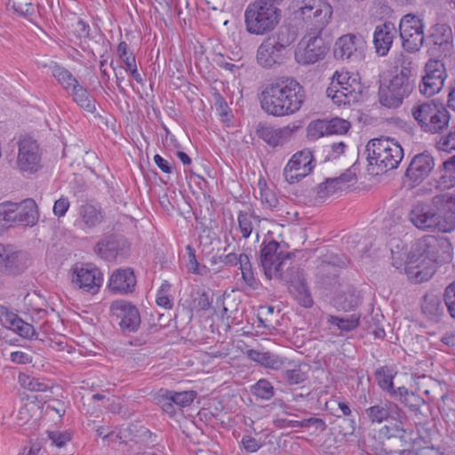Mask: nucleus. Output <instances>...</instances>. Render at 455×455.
<instances>
[{
  "label": "nucleus",
  "mask_w": 455,
  "mask_h": 455,
  "mask_svg": "<svg viewBox=\"0 0 455 455\" xmlns=\"http://www.w3.org/2000/svg\"><path fill=\"white\" fill-rule=\"evenodd\" d=\"M5 327L13 331L24 339H32L35 335H36L34 326L24 322L17 315Z\"/></svg>",
  "instance_id": "obj_43"
},
{
  "label": "nucleus",
  "mask_w": 455,
  "mask_h": 455,
  "mask_svg": "<svg viewBox=\"0 0 455 455\" xmlns=\"http://www.w3.org/2000/svg\"><path fill=\"white\" fill-rule=\"evenodd\" d=\"M261 109L269 116L283 117L297 113L306 100L304 87L294 78L281 76L263 85L259 95Z\"/></svg>",
  "instance_id": "obj_2"
},
{
  "label": "nucleus",
  "mask_w": 455,
  "mask_h": 455,
  "mask_svg": "<svg viewBox=\"0 0 455 455\" xmlns=\"http://www.w3.org/2000/svg\"><path fill=\"white\" fill-rule=\"evenodd\" d=\"M360 303V297L355 289H348L336 299L337 306L344 311L352 310Z\"/></svg>",
  "instance_id": "obj_42"
},
{
  "label": "nucleus",
  "mask_w": 455,
  "mask_h": 455,
  "mask_svg": "<svg viewBox=\"0 0 455 455\" xmlns=\"http://www.w3.org/2000/svg\"><path fill=\"white\" fill-rule=\"evenodd\" d=\"M282 17V11L271 0H254L244 11V24L251 35L263 36L273 31Z\"/></svg>",
  "instance_id": "obj_3"
},
{
  "label": "nucleus",
  "mask_w": 455,
  "mask_h": 455,
  "mask_svg": "<svg viewBox=\"0 0 455 455\" xmlns=\"http://www.w3.org/2000/svg\"><path fill=\"white\" fill-rule=\"evenodd\" d=\"M51 71L52 76L68 93L80 84L69 70L57 63L51 67Z\"/></svg>",
  "instance_id": "obj_37"
},
{
  "label": "nucleus",
  "mask_w": 455,
  "mask_h": 455,
  "mask_svg": "<svg viewBox=\"0 0 455 455\" xmlns=\"http://www.w3.org/2000/svg\"><path fill=\"white\" fill-rule=\"evenodd\" d=\"M350 123L339 117L327 119L328 135L345 134L350 128Z\"/></svg>",
  "instance_id": "obj_51"
},
{
  "label": "nucleus",
  "mask_w": 455,
  "mask_h": 455,
  "mask_svg": "<svg viewBox=\"0 0 455 455\" xmlns=\"http://www.w3.org/2000/svg\"><path fill=\"white\" fill-rule=\"evenodd\" d=\"M327 323L331 325H336L340 331H350L359 325L360 316L355 314L345 318L329 315Z\"/></svg>",
  "instance_id": "obj_45"
},
{
  "label": "nucleus",
  "mask_w": 455,
  "mask_h": 455,
  "mask_svg": "<svg viewBox=\"0 0 455 455\" xmlns=\"http://www.w3.org/2000/svg\"><path fill=\"white\" fill-rule=\"evenodd\" d=\"M10 4L20 16L31 17L35 13V7L28 0H11Z\"/></svg>",
  "instance_id": "obj_52"
},
{
  "label": "nucleus",
  "mask_w": 455,
  "mask_h": 455,
  "mask_svg": "<svg viewBox=\"0 0 455 455\" xmlns=\"http://www.w3.org/2000/svg\"><path fill=\"white\" fill-rule=\"evenodd\" d=\"M70 206V203L68 197L61 196L58 200L55 201L53 205V213L55 216L60 218L65 216L68 208Z\"/></svg>",
  "instance_id": "obj_64"
},
{
  "label": "nucleus",
  "mask_w": 455,
  "mask_h": 455,
  "mask_svg": "<svg viewBox=\"0 0 455 455\" xmlns=\"http://www.w3.org/2000/svg\"><path fill=\"white\" fill-rule=\"evenodd\" d=\"M307 137L317 140L328 135L327 119H317L309 123L307 128Z\"/></svg>",
  "instance_id": "obj_49"
},
{
  "label": "nucleus",
  "mask_w": 455,
  "mask_h": 455,
  "mask_svg": "<svg viewBox=\"0 0 455 455\" xmlns=\"http://www.w3.org/2000/svg\"><path fill=\"white\" fill-rule=\"evenodd\" d=\"M187 251H188L187 268H188V272H190L192 274H202L200 271V265L196 259L194 249L190 245H188Z\"/></svg>",
  "instance_id": "obj_63"
},
{
  "label": "nucleus",
  "mask_w": 455,
  "mask_h": 455,
  "mask_svg": "<svg viewBox=\"0 0 455 455\" xmlns=\"http://www.w3.org/2000/svg\"><path fill=\"white\" fill-rule=\"evenodd\" d=\"M110 312L123 332L130 333L138 331L141 323L140 315L138 308L131 302L122 299L113 301Z\"/></svg>",
  "instance_id": "obj_16"
},
{
  "label": "nucleus",
  "mask_w": 455,
  "mask_h": 455,
  "mask_svg": "<svg viewBox=\"0 0 455 455\" xmlns=\"http://www.w3.org/2000/svg\"><path fill=\"white\" fill-rule=\"evenodd\" d=\"M281 381L289 386L303 385L308 379L307 372L303 371L302 364L286 358V366L281 369Z\"/></svg>",
  "instance_id": "obj_31"
},
{
  "label": "nucleus",
  "mask_w": 455,
  "mask_h": 455,
  "mask_svg": "<svg viewBox=\"0 0 455 455\" xmlns=\"http://www.w3.org/2000/svg\"><path fill=\"white\" fill-rule=\"evenodd\" d=\"M363 415L372 425H380L388 420L401 423L403 411L395 403L380 401L364 409Z\"/></svg>",
  "instance_id": "obj_19"
},
{
  "label": "nucleus",
  "mask_w": 455,
  "mask_h": 455,
  "mask_svg": "<svg viewBox=\"0 0 455 455\" xmlns=\"http://www.w3.org/2000/svg\"><path fill=\"white\" fill-rule=\"evenodd\" d=\"M247 357L267 369L279 371L286 366V358L269 351H259L249 349L246 352Z\"/></svg>",
  "instance_id": "obj_30"
},
{
  "label": "nucleus",
  "mask_w": 455,
  "mask_h": 455,
  "mask_svg": "<svg viewBox=\"0 0 455 455\" xmlns=\"http://www.w3.org/2000/svg\"><path fill=\"white\" fill-rule=\"evenodd\" d=\"M242 278L243 282L251 289H257L259 286V281L254 275L252 271V266L250 261L249 256H243L240 266Z\"/></svg>",
  "instance_id": "obj_47"
},
{
  "label": "nucleus",
  "mask_w": 455,
  "mask_h": 455,
  "mask_svg": "<svg viewBox=\"0 0 455 455\" xmlns=\"http://www.w3.org/2000/svg\"><path fill=\"white\" fill-rule=\"evenodd\" d=\"M435 147L444 152L455 150V125H452L446 134L439 137L435 141Z\"/></svg>",
  "instance_id": "obj_50"
},
{
  "label": "nucleus",
  "mask_w": 455,
  "mask_h": 455,
  "mask_svg": "<svg viewBox=\"0 0 455 455\" xmlns=\"http://www.w3.org/2000/svg\"><path fill=\"white\" fill-rule=\"evenodd\" d=\"M402 432H403V429L400 427L396 423L391 426L385 425L379 430V437L390 439L392 437L398 436Z\"/></svg>",
  "instance_id": "obj_62"
},
{
  "label": "nucleus",
  "mask_w": 455,
  "mask_h": 455,
  "mask_svg": "<svg viewBox=\"0 0 455 455\" xmlns=\"http://www.w3.org/2000/svg\"><path fill=\"white\" fill-rule=\"evenodd\" d=\"M366 151L369 164L377 166L381 172L397 168L403 157L401 145L390 138L371 140L366 146Z\"/></svg>",
  "instance_id": "obj_6"
},
{
  "label": "nucleus",
  "mask_w": 455,
  "mask_h": 455,
  "mask_svg": "<svg viewBox=\"0 0 455 455\" xmlns=\"http://www.w3.org/2000/svg\"><path fill=\"white\" fill-rule=\"evenodd\" d=\"M448 245L444 239H439L434 235H424L416 242L415 249L419 258L436 263L440 251Z\"/></svg>",
  "instance_id": "obj_27"
},
{
  "label": "nucleus",
  "mask_w": 455,
  "mask_h": 455,
  "mask_svg": "<svg viewBox=\"0 0 455 455\" xmlns=\"http://www.w3.org/2000/svg\"><path fill=\"white\" fill-rule=\"evenodd\" d=\"M411 61L403 60L401 68L390 79L380 84L379 87V101L388 108H399L404 99L413 91L414 84L411 79Z\"/></svg>",
  "instance_id": "obj_4"
},
{
  "label": "nucleus",
  "mask_w": 455,
  "mask_h": 455,
  "mask_svg": "<svg viewBox=\"0 0 455 455\" xmlns=\"http://www.w3.org/2000/svg\"><path fill=\"white\" fill-rule=\"evenodd\" d=\"M293 40L288 29H281L276 34L265 38L257 50V63L267 69L281 66L286 59V49Z\"/></svg>",
  "instance_id": "obj_7"
},
{
  "label": "nucleus",
  "mask_w": 455,
  "mask_h": 455,
  "mask_svg": "<svg viewBox=\"0 0 455 455\" xmlns=\"http://www.w3.org/2000/svg\"><path fill=\"white\" fill-rule=\"evenodd\" d=\"M446 78L444 63L436 59H429L424 66L419 91L426 97H432L443 89Z\"/></svg>",
  "instance_id": "obj_12"
},
{
  "label": "nucleus",
  "mask_w": 455,
  "mask_h": 455,
  "mask_svg": "<svg viewBox=\"0 0 455 455\" xmlns=\"http://www.w3.org/2000/svg\"><path fill=\"white\" fill-rule=\"evenodd\" d=\"M73 101L83 110L93 114L96 112V100L90 94L89 91L79 84L68 93Z\"/></svg>",
  "instance_id": "obj_34"
},
{
  "label": "nucleus",
  "mask_w": 455,
  "mask_h": 455,
  "mask_svg": "<svg viewBox=\"0 0 455 455\" xmlns=\"http://www.w3.org/2000/svg\"><path fill=\"white\" fill-rule=\"evenodd\" d=\"M292 132L293 129L289 125L275 127L259 123L256 128L257 136L272 148L283 146L290 140Z\"/></svg>",
  "instance_id": "obj_23"
},
{
  "label": "nucleus",
  "mask_w": 455,
  "mask_h": 455,
  "mask_svg": "<svg viewBox=\"0 0 455 455\" xmlns=\"http://www.w3.org/2000/svg\"><path fill=\"white\" fill-rule=\"evenodd\" d=\"M172 285L168 281H164L156 293V303L165 309H172L173 307L171 299Z\"/></svg>",
  "instance_id": "obj_48"
},
{
  "label": "nucleus",
  "mask_w": 455,
  "mask_h": 455,
  "mask_svg": "<svg viewBox=\"0 0 455 455\" xmlns=\"http://www.w3.org/2000/svg\"><path fill=\"white\" fill-rule=\"evenodd\" d=\"M18 381L23 388L31 392H45L50 388L45 381L23 372L19 374Z\"/></svg>",
  "instance_id": "obj_41"
},
{
  "label": "nucleus",
  "mask_w": 455,
  "mask_h": 455,
  "mask_svg": "<svg viewBox=\"0 0 455 455\" xmlns=\"http://www.w3.org/2000/svg\"><path fill=\"white\" fill-rule=\"evenodd\" d=\"M433 36H440L446 41V44H452V31L451 27L445 23H437L432 28Z\"/></svg>",
  "instance_id": "obj_58"
},
{
  "label": "nucleus",
  "mask_w": 455,
  "mask_h": 455,
  "mask_svg": "<svg viewBox=\"0 0 455 455\" xmlns=\"http://www.w3.org/2000/svg\"><path fill=\"white\" fill-rule=\"evenodd\" d=\"M395 375L396 371L387 365L378 368L374 372V377L378 386L387 394H388L390 390H393V380Z\"/></svg>",
  "instance_id": "obj_39"
},
{
  "label": "nucleus",
  "mask_w": 455,
  "mask_h": 455,
  "mask_svg": "<svg viewBox=\"0 0 455 455\" xmlns=\"http://www.w3.org/2000/svg\"><path fill=\"white\" fill-rule=\"evenodd\" d=\"M94 251L108 261L124 259L130 255L131 243L124 236H112L99 242L94 247Z\"/></svg>",
  "instance_id": "obj_20"
},
{
  "label": "nucleus",
  "mask_w": 455,
  "mask_h": 455,
  "mask_svg": "<svg viewBox=\"0 0 455 455\" xmlns=\"http://www.w3.org/2000/svg\"><path fill=\"white\" fill-rule=\"evenodd\" d=\"M422 313L432 322L438 323L443 315L441 299L433 293L426 294L421 305Z\"/></svg>",
  "instance_id": "obj_33"
},
{
  "label": "nucleus",
  "mask_w": 455,
  "mask_h": 455,
  "mask_svg": "<svg viewBox=\"0 0 455 455\" xmlns=\"http://www.w3.org/2000/svg\"><path fill=\"white\" fill-rule=\"evenodd\" d=\"M274 312L275 307L273 306H260L257 314L259 324L267 329L274 328L270 318Z\"/></svg>",
  "instance_id": "obj_55"
},
{
  "label": "nucleus",
  "mask_w": 455,
  "mask_h": 455,
  "mask_svg": "<svg viewBox=\"0 0 455 455\" xmlns=\"http://www.w3.org/2000/svg\"><path fill=\"white\" fill-rule=\"evenodd\" d=\"M77 214L80 223L88 229L100 226L105 219V212L101 206L87 200L81 202Z\"/></svg>",
  "instance_id": "obj_28"
},
{
  "label": "nucleus",
  "mask_w": 455,
  "mask_h": 455,
  "mask_svg": "<svg viewBox=\"0 0 455 455\" xmlns=\"http://www.w3.org/2000/svg\"><path fill=\"white\" fill-rule=\"evenodd\" d=\"M289 291L301 307L308 308L313 306L314 301L304 279L291 282L289 285Z\"/></svg>",
  "instance_id": "obj_35"
},
{
  "label": "nucleus",
  "mask_w": 455,
  "mask_h": 455,
  "mask_svg": "<svg viewBox=\"0 0 455 455\" xmlns=\"http://www.w3.org/2000/svg\"><path fill=\"white\" fill-rule=\"evenodd\" d=\"M258 186L261 204L269 209L276 208L279 204L278 198L275 194L267 188L266 181L264 180H259Z\"/></svg>",
  "instance_id": "obj_46"
},
{
  "label": "nucleus",
  "mask_w": 455,
  "mask_h": 455,
  "mask_svg": "<svg viewBox=\"0 0 455 455\" xmlns=\"http://www.w3.org/2000/svg\"><path fill=\"white\" fill-rule=\"evenodd\" d=\"M16 203L5 202L0 204V233L4 229L18 225Z\"/></svg>",
  "instance_id": "obj_38"
},
{
  "label": "nucleus",
  "mask_w": 455,
  "mask_h": 455,
  "mask_svg": "<svg viewBox=\"0 0 455 455\" xmlns=\"http://www.w3.org/2000/svg\"><path fill=\"white\" fill-rule=\"evenodd\" d=\"M136 285V277L132 268H119L113 272L109 278L108 288L114 293H132Z\"/></svg>",
  "instance_id": "obj_26"
},
{
  "label": "nucleus",
  "mask_w": 455,
  "mask_h": 455,
  "mask_svg": "<svg viewBox=\"0 0 455 455\" xmlns=\"http://www.w3.org/2000/svg\"><path fill=\"white\" fill-rule=\"evenodd\" d=\"M251 392L254 396L265 401L270 400L275 395L273 385L266 379H260L252 385Z\"/></svg>",
  "instance_id": "obj_44"
},
{
  "label": "nucleus",
  "mask_w": 455,
  "mask_h": 455,
  "mask_svg": "<svg viewBox=\"0 0 455 455\" xmlns=\"http://www.w3.org/2000/svg\"><path fill=\"white\" fill-rule=\"evenodd\" d=\"M256 219H258V216L254 214V211L251 208L240 210L237 212L238 229L243 238L248 239L251 236L253 231L252 220Z\"/></svg>",
  "instance_id": "obj_40"
},
{
  "label": "nucleus",
  "mask_w": 455,
  "mask_h": 455,
  "mask_svg": "<svg viewBox=\"0 0 455 455\" xmlns=\"http://www.w3.org/2000/svg\"><path fill=\"white\" fill-rule=\"evenodd\" d=\"M18 225L34 226L39 218L36 202L33 199H26L16 204Z\"/></svg>",
  "instance_id": "obj_32"
},
{
  "label": "nucleus",
  "mask_w": 455,
  "mask_h": 455,
  "mask_svg": "<svg viewBox=\"0 0 455 455\" xmlns=\"http://www.w3.org/2000/svg\"><path fill=\"white\" fill-rule=\"evenodd\" d=\"M299 10L312 28L300 41L296 60L302 65L314 64L323 60L328 50L321 34L331 19L332 7L325 0H303Z\"/></svg>",
  "instance_id": "obj_1"
},
{
  "label": "nucleus",
  "mask_w": 455,
  "mask_h": 455,
  "mask_svg": "<svg viewBox=\"0 0 455 455\" xmlns=\"http://www.w3.org/2000/svg\"><path fill=\"white\" fill-rule=\"evenodd\" d=\"M290 257L291 253L283 250V245L273 239H264L260 244L259 263L269 280L282 278L283 265Z\"/></svg>",
  "instance_id": "obj_9"
},
{
  "label": "nucleus",
  "mask_w": 455,
  "mask_h": 455,
  "mask_svg": "<svg viewBox=\"0 0 455 455\" xmlns=\"http://www.w3.org/2000/svg\"><path fill=\"white\" fill-rule=\"evenodd\" d=\"M455 187V170H445L443 173L436 180V189L441 191L448 190Z\"/></svg>",
  "instance_id": "obj_53"
},
{
  "label": "nucleus",
  "mask_w": 455,
  "mask_h": 455,
  "mask_svg": "<svg viewBox=\"0 0 455 455\" xmlns=\"http://www.w3.org/2000/svg\"><path fill=\"white\" fill-rule=\"evenodd\" d=\"M47 435L52 441V444L59 448L63 447L68 442L71 440V435L66 431H48Z\"/></svg>",
  "instance_id": "obj_59"
},
{
  "label": "nucleus",
  "mask_w": 455,
  "mask_h": 455,
  "mask_svg": "<svg viewBox=\"0 0 455 455\" xmlns=\"http://www.w3.org/2000/svg\"><path fill=\"white\" fill-rule=\"evenodd\" d=\"M355 180V172L351 169H347L339 177L328 178L320 183L316 188V196L319 199L324 200L339 191L347 189Z\"/></svg>",
  "instance_id": "obj_22"
},
{
  "label": "nucleus",
  "mask_w": 455,
  "mask_h": 455,
  "mask_svg": "<svg viewBox=\"0 0 455 455\" xmlns=\"http://www.w3.org/2000/svg\"><path fill=\"white\" fill-rule=\"evenodd\" d=\"M399 34L402 46L407 52H419L425 40L422 20L414 14L404 15L400 20Z\"/></svg>",
  "instance_id": "obj_11"
},
{
  "label": "nucleus",
  "mask_w": 455,
  "mask_h": 455,
  "mask_svg": "<svg viewBox=\"0 0 455 455\" xmlns=\"http://www.w3.org/2000/svg\"><path fill=\"white\" fill-rule=\"evenodd\" d=\"M103 280L101 270L92 263L75 264L71 268V283L83 292L97 294Z\"/></svg>",
  "instance_id": "obj_10"
},
{
  "label": "nucleus",
  "mask_w": 455,
  "mask_h": 455,
  "mask_svg": "<svg viewBox=\"0 0 455 455\" xmlns=\"http://www.w3.org/2000/svg\"><path fill=\"white\" fill-rule=\"evenodd\" d=\"M196 396L197 392L195 390L175 391L162 388L158 393V404L165 413L174 416L177 410L190 406Z\"/></svg>",
  "instance_id": "obj_17"
},
{
  "label": "nucleus",
  "mask_w": 455,
  "mask_h": 455,
  "mask_svg": "<svg viewBox=\"0 0 455 455\" xmlns=\"http://www.w3.org/2000/svg\"><path fill=\"white\" fill-rule=\"evenodd\" d=\"M443 301L449 315L451 318L455 319V281L445 288Z\"/></svg>",
  "instance_id": "obj_54"
},
{
  "label": "nucleus",
  "mask_w": 455,
  "mask_h": 455,
  "mask_svg": "<svg viewBox=\"0 0 455 455\" xmlns=\"http://www.w3.org/2000/svg\"><path fill=\"white\" fill-rule=\"evenodd\" d=\"M42 154L36 140L23 138L18 142L17 165L23 172L34 173L41 168Z\"/></svg>",
  "instance_id": "obj_15"
},
{
  "label": "nucleus",
  "mask_w": 455,
  "mask_h": 455,
  "mask_svg": "<svg viewBox=\"0 0 455 455\" xmlns=\"http://www.w3.org/2000/svg\"><path fill=\"white\" fill-rule=\"evenodd\" d=\"M363 94V85L355 78H351L348 72L335 71L326 96L338 107L350 106L358 102Z\"/></svg>",
  "instance_id": "obj_8"
},
{
  "label": "nucleus",
  "mask_w": 455,
  "mask_h": 455,
  "mask_svg": "<svg viewBox=\"0 0 455 455\" xmlns=\"http://www.w3.org/2000/svg\"><path fill=\"white\" fill-rule=\"evenodd\" d=\"M397 29L392 22H385L378 25L373 33V44L376 53L384 57L387 56L396 37Z\"/></svg>",
  "instance_id": "obj_24"
},
{
  "label": "nucleus",
  "mask_w": 455,
  "mask_h": 455,
  "mask_svg": "<svg viewBox=\"0 0 455 455\" xmlns=\"http://www.w3.org/2000/svg\"><path fill=\"white\" fill-rule=\"evenodd\" d=\"M435 168L434 157L427 153L414 156L405 172V178L411 187H416L426 180Z\"/></svg>",
  "instance_id": "obj_18"
},
{
  "label": "nucleus",
  "mask_w": 455,
  "mask_h": 455,
  "mask_svg": "<svg viewBox=\"0 0 455 455\" xmlns=\"http://www.w3.org/2000/svg\"><path fill=\"white\" fill-rule=\"evenodd\" d=\"M301 428H312L315 432H323L327 425L323 419L311 417L301 420Z\"/></svg>",
  "instance_id": "obj_60"
},
{
  "label": "nucleus",
  "mask_w": 455,
  "mask_h": 455,
  "mask_svg": "<svg viewBox=\"0 0 455 455\" xmlns=\"http://www.w3.org/2000/svg\"><path fill=\"white\" fill-rule=\"evenodd\" d=\"M346 267V260L337 254H326L320 259L316 267V275L323 283H330L339 276L341 268Z\"/></svg>",
  "instance_id": "obj_25"
},
{
  "label": "nucleus",
  "mask_w": 455,
  "mask_h": 455,
  "mask_svg": "<svg viewBox=\"0 0 455 455\" xmlns=\"http://www.w3.org/2000/svg\"><path fill=\"white\" fill-rule=\"evenodd\" d=\"M117 53L119 58L125 64L126 67L136 62L135 55L133 54V52L129 51L128 44L124 41H122L118 44Z\"/></svg>",
  "instance_id": "obj_57"
},
{
  "label": "nucleus",
  "mask_w": 455,
  "mask_h": 455,
  "mask_svg": "<svg viewBox=\"0 0 455 455\" xmlns=\"http://www.w3.org/2000/svg\"><path fill=\"white\" fill-rule=\"evenodd\" d=\"M412 118L420 130L429 134H441L448 128L451 114L440 100L418 101L411 108Z\"/></svg>",
  "instance_id": "obj_5"
},
{
  "label": "nucleus",
  "mask_w": 455,
  "mask_h": 455,
  "mask_svg": "<svg viewBox=\"0 0 455 455\" xmlns=\"http://www.w3.org/2000/svg\"><path fill=\"white\" fill-rule=\"evenodd\" d=\"M438 212L435 230L449 233L455 230V211L444 205H434Z\"/></svg>",
  "instance_id": "obj_36"
},
{
  "label": "nucleus",
  "mask_w": 455,
  "mask_h": 455,
  "mask_svg": "<svg viewBox=\"0 0 455 455\" xmlns=\"http://www.w3.org/2000/svg\"><path fill=\"white\" fill-rule=\"evenodd\" d=\"M419 262H411L405 267L408 279L415 283L427 282L436 271V263L419 259Z\"/></svg>",
  "instance_id": "obj_29"
},
{
  "label": "nucleus",
  "mask_w": 455,
  "mask_h": 455,
  "mask_svg": "<svg viewBox=\"0 0 455 455\" xmlns=\"http://www.w3.org/2000/svg\"><path fill=\"white\" fill-rule=\"evenodd\" d=\"M366 42L360 34L348 33L339 36L333 47L336 60L358 61L364 54Z\"/></svg>",
  "instance_id": "obj_13"
},
{
  "label": "nucleus",
  "mask_w": 455,
  "mask_h": 455,
  "mask_svg": "<svg viewBox=\"0 0 455 455\" xmlns=\"http://www.w3.org/2000/svg\"><path fill=\"white\" fill-rule=\"evenodd\" d=\"M387 395L392 398L398 399L405 406H412V404L410 403L409 397L415 396L413 392H410L408 388L403 386L397 388H395L393 386V390H390Z\"/></svg>",
  "instance_id": "obj_56"
},
{
  "label": "nucleus",
  "mask_w": 455,
  "mask_h": 455,
  "mask_svg": "<svg viewBox=\"0 0 455 455\" xmlns=\"http://www.w3.org/2000/svg\"><path fill=\"white\" fill-rule=\"evenodd\" d=\"M409 220L419 229L435 231L438 212L433 203H418L411 210Z\"/></svg>",
  "instance_id": "obj_21"
},
{
  "label": "nucleus",
  "mask_w": 455,
  "mask_h": 455,
  "mask_svg": "<svg viewBox=\"0 0 455 455\" xmlns=\"http://www.w3.org/2000/svg\"><path fill=\"white\" fill-rule=\"evenodd\" d=\"M434 205H444L455 211V190L452 193L436 195L432 198Z\"/></svg>",
  "instance_id": "obj_61"
},
{
  "label": "nucleus",
  "mask_w": 455,
  "mask_h": 455,
  "mask_svg": "<svg viewBox=\"0 0 455 455\" xmlns=\"http://www.w3.org/2000/svg\"><path fill=\"white\" fill-rule=\"evenodd\" d=\"M314 167L312 152L309 149H303L291 156L283 168V175L289 184H295L309 175Z\"/></svg>",
  "instance_id": "obj_14"
}]
</instances>
